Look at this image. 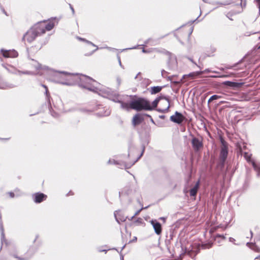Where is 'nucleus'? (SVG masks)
I'll return each instance as SVG.
<instances>
[{
  "label": "nucleus",
  "instance_id": "46",
  "mask_svg": "<svg viewBox=\"0 0 260 260\" xmlns=\"http://www.w3.org/2000/svg\"><path fill=\"white\" fill-rule=\"evenodd\" d=\"M137 240V238L136 237H134V239H133V240L132 241V242H135Z\"/></svg>",
  "mask_w": 260,
  "mask_h": 260
},
{
  "label": "nucleus",
  "instance_id": "23",
  "mask_svg": "<svg viewBox=\"0 0 260 260\" xmlns=\"http://www.w3.org/2000/svg\"><path fill=\"white\" fill-rule=\"evenodd\" d=\"M115 218H116L117 222H118L119 223L125 221L126 219V217L124 215H122L121 217H120L119 216H116V215L115 214Z\"/></svg>",
  "mask_w": 260,
  "mask_h": 260
},
{
  "label": "nucleus",
  "instance_id": "57",
  "mask_svg": "<svg viewBox=\"0 0 260 260\" xmlns=\"http://www.w3.org/2000/svg\"><path fill=\"white\" fill-rule=\"evenodd\" d=\"M184 254L185 255H188V254H189V253H185Z\"/></svg>",
  "mask_w": 260,
  "mask_h": 260
},
{
  "label": "nucleus",
  "instance_id": "13",
  "mask_svg": "<svg viewBox=\"0 0 260 260\" xmlns=\"http://www.w3.org/2000/svg\"><path fill=\"white\" fill-rule=\"evenodd\" d=\"M143 118L140 114H136L133 118V124L134 125H138L142 122Z\"/></svg>",
  "mask_w": 260,
  "mask_h": 260
},
{
  "label": "nucleus",
  "instance_id": "14",
  "mask_svg": "<svg viewBox=\"0 0 260 260\" xmlns=\"http://www.w3.org/2000/svg\"><path fill=\"white\" fill-rule=\"evenodd\" d=\"M110 114V111L108 109H105V108L102 109V110L97 113H96L95 115L99 117H103V116H107Z\"/></svg>",
  "mask_w": 260,
  "mask_h": 260
},
{
  "label": "nucleus",
  "instance_id": "27",
  "mask_svg": "<svg viewBox=\"0 0 260 260\" xmlns=\"http://www.w3.org/2000/svg\"><path fill=\"white\" fill-rule=\"evenodd\" d=\"M212 243H208L207 244H205L202 245V247L204 249L206 248H210L212 247Z\"/></svg>",
  "mask_w": 260,
  "mask_h": 260
},
{
  "label": "nucleus",
  "instance_id": "47",
  "mask_svg": "<svg viewBox=\"0 0 260 260\" xmlns=\"http://www.w3.org/2000/svg\"><path fill=\"white\" fill-rule=\"evenodd\" d=\"M13 255V256H14L15 258H18V259L19 258V256H17V255H16V254H13V255Z\"/></svg>",
  "mask_w": 260,
  "mask_h": 260
},
{
  "label": "nucleus",
  "instance_id": "41",
  "mask_svg": "<svg viewBox=\"0 0 260 260\" xmlns=\"http://www.w3.org/2000/svg\"><path fill=\"white\" fill-rule=\"evenodd\" d=\"M117 82L118 85H119L121 84V80H120V79L119 78H117Z\"/></svg>",
  "mask_w": 260,
  "mask_h": 260
},
{
  "label": "nucleus",
  "instance_id": "44",
  "mask_svg": "<svg viewBox=\"0 0 260 260\" xmlns=\"http://www.w3.org/2000/svg\"><path fill=\"white\" fill-rule=\"evenodd\" d=\"M211 71L209 70V69H206L203 72H205V73H208V72H210Z\"/></svg>",
  "mask_w": 260,
  "mask_h": 260
},
{
  "label": "nucleus",
  "instance_id": "19",
  "mask_svg": "<svg viewBox=\"0 0 260 260\" xmlns=\"http://www.w3.org/2000/svg\"><path fill=\"white\" fill-rule=\"evenodd\" d=\"M223 84L225 85L232 87H238L239 86V83L234 82H231V81H225Z\"/></svg>",
  "mask_w": 260,
  "mask_h": 260
},
{
  "label": "nucleus",
  "instance_id": "61",
  "mask_svg": "<svg viewBox=\"0 0 260 260\" xmlns=\"http://www.w3.org/2000/svg\"><path fill=\"white\" fill-rule=\"evenodd\" d=\"M259 48H260V45H259Z\"/></svg>",
  "mask_w": 260,
  "mask_h": 260
},
{
  "label": "nucleus",
  "instance_id": "56",
  "mask_svg": "<svg viewBox=\"0 0 260 260\" xmlns=\"http://www.w3.org/2000/svg\"><path fill=\"white\" fill-rule=\"evenodd\" d=\"M4 13L6 15H7V13H6V12L5 11H4Z\"/></svg>",
  "mask_w": 260,
  "mask_h": 260
},
{
  "label": "nucleus",
  "instance_id": "55",
  "mask_svg": "<svg viewBox=\"0 0 260 260\" xmlns=\"http://www.w3.org/2000/svg\"><path fill=\"white\" fill-rule=\"evenodd\" d=\"M120 258H121V260H123V256H121Z\"/></svg>",
  "mask_w": 260,
  "mask_h": 260
},
{
  "label": "nucleus",
  "instance_id": "10",
  "mask_svg": "<svg viewBox=\"0 0 260 260\" xmlns=\"http://www.w3.org/2000/svg\"><path fill=\"white\" fill-rule=\"evenodd\" d=\"M161 99L163 100L161 104L165 106V108L164 109H160L159 108L157 109V111L159 112L165 113L168 111V110L170 108V101L168 98H162Z\"/></svg>",
  "mask_w": 260,
  "mask_h": 260
},
{
  "label": "nucleus",
  "instance_id": "25",
  "mask_svg": "<svg viewBox=\"0 0 260 260\" xmlns=\"http://www.w3.org/2000/svg\"><path fill=\"white\" fill-rule=\"evenodd\" d=\"M252 166L257 173V175L260 176V166L257 165L254 162H252Z\"/></svg>",
  "mask_w": 260,
  "mask_h": 260
},
{
  "label": "nucleus",
  "instance_id": "4",
  "mask_svg": "<svg viewBox=\"0 0 260 260\" xmlns=\"http://www.w3.org/2000/svg\"><path fill=\"white\" fill-rule=\"evenodd\" d=\"M144 151V148L143 149V151L140 156L137 158V159L133 162H128L124 160H121L118 159V157L116 158V160H115V165H117L119 166L120 168L123 169H128L131 168L133 165L135 164V163L138 161L139 159L142 156L143 153Z\"/></svg>",
  "mask_w": 260,
  "mask_h": 260
},
{
  "label": "nucleus",
  "instance_id": "9",
  "mask_svg": "<svg viewBox=\"0 0 260 260\" xmlns=\"http://www.w3.org/2000/svg\"><path fill=\"white\" fill-rule=\"evenodd\" d=\"M150 223L153 226L155 233L158 235H160L162 232V228L160 223L156 220H151Z\"/></svg>",
  "mask_w": 260,
  "mask_h": 260
},
{
  "label": "nucleus",
  "instance_id": "36",
  "mask_svg": "<svg viewBox=\"0 0 260 260\" xmlns=\"http://www.w3.org/2000/svg\"><path fill=\"white\" fill-rule=\"evenodd\" d=\"M216 237L221 238L223 239H224L225 238L224 235L219 234L217 235Z\"/></svg>",
  "mask_w": 260,
  "mask_h": 260
},
{
  "label": "nucleus",
  "instance_id": "37",
  "mask_svg": "<svg viewBox=\"0 0 260 260\" xmlns=\"http://www.w3.org/2000/svg\"><path fill=\"white\" fill-rule=\"evenodd\" d=\"M195 74L199 75V74H200V73H190V74H189L188 75V76H189L193 77V76H194V75Z\"/></svg>",
  "mask_w": 260,
  "mask_h": 260
},
{
  "label": "nucleus",
  "instance_id": "7",
  "mask_svg": "<svg viewBox=\"0 0 260 260\" xmlns=\"http://www.w3.org/2000/svg\"><path fill=\"white\" fill-rule=\"evenodd\" d=\"M184 116L181 113L176 111L175 114L170 117V120L178 124H180L184 120Z\"/></svg>",
  "mask_w": 260,
  "mask_h": 260
},
{
  "label": "nucleus",
  "instance_id": "40",
  "mask_svg": "<svg viewBox=\"0 0 260 260\" xmlns=\"http://www.w3.org/2000/svg\"><path fill=\"white\" fill-rule=\"evenodd\" d=\"M39 235H36V238H35V239H34V240L33 241V243H35V242H36L37 240V239H38V238H39Z\"/></svg>",
  "mask_w": 260,
  "mask_h": 260
},
{
  "label": "nucleus",
  "instance_id": "42",
  "mask_svg": "<svg viewBox=\"0 0 260 260\" xmlns=\"http://www.w3.org/2000/svg\"><path fill=\"white\" fill-rule=\"evenodd\" d=\"M23 74H32L30 72H28V71L24 72H23Z\"/></svg>",
  "mask_w": 260,
  "mask_h": 260
},
{
  "label": "nucleus",
  "instance_id": "15",
  "mask_svg": "<svg viewBox=\"0 0 260 260\" xmlns=\"http://www.w3.org/2000/svg\"><path fill=\"white\" fill-rule=\"evenodd\" d=\"M200 181L196 182L194 187L190 190L189 193L190 196H196L199 187Z\"/></svg>",
  "mask_w": 260,
  "mask_h": 260
},
{
  "label": "nucleus",
  "instance_id": "52",
  "mask_svg": "<svg viewBox=\"0 0 260 260\" xmlns=\"http://www.w3.org/2000/svg\"><path fill=\"white\" fill-rule=\"evenodd\" d=\"M72 194H73L72 193V191H70V192L68 193V195H72Z\"/></svg>",
  "mask_w": 260,
  "mask_h": 260
},
{
  "label": "nucleus",
  "instance_id": "5",
  "mask_svg": "<svg viewBox=\"0 0 260 260\" xmlns=\"http://www.w3.org/2000/svg\"><path fill=\"white\" fill-rule=\"evenodd\" d=\"M221 147L220 152V159L223 165L228 154V144L223 139H221Z\"/></svg>",
  "mask_w": 260,
  "mask_h": 260
},
{
  "label": "nucleus",
  "instance_id": "50",
  "mask_svg": "<svg viewBox=\"0 0 260 260\" xmlns=\"http://www.w3.org/2000/svg\"><path fill=\"white\" fill-rule=\"evenodd\" d=\"M159 219L161 220H163L164 221L166 220V218L165 217H160Z\"/></svg>",
  "mask_w": 260,
  "mask_h": 260
},
{
  "label": "nucleus",
  "instance_id": "11",
  "mask_svg": "<svg viewBox=\"0 0 260 260\" xmlns=\"http://www.w3.org/2000/svg\"><path fill=\"white\" fill-rule=\"evenodd\" d=\"M3 55L5 57H16L18 56V52L14 50H2Z\"/></svg>",
  "mask_w": 260,
  "mask_h": 260
},
{
  "label": "nucleus",
  "instance_id": "35",
  "mask_svg": "<svg viewBox=\"0 0 260 260\" xmlns=\"http://www.w3.org/2000/svg\"><path fill=\"white\" fill-rule=\"evenodd\" d=\"M8 194H9L10 197L12 198H13L15 197V194L13 192H9Z\"/></svg>",
  "mask_w": 260,
  "mask_h": 260
},
{
  "label": "nucleus",
  "instance_id": "16",
  "mask_svg": "<svg viewBox=\"0 0 260 260\" xmlns=\"http://www.w3.org/2000/svg\"><path fill=\"white\" fill-rule=\"evenodd\" d=\"M77 39L79 40H80V41H83L88 44H90V45H91L92 46H94V47H96V49L94 50H93L92 51V52L90 54V55L92 54V53H93L95 51H96L97 50L99 49V47L96 46L95 45H94L93 43H92L91 42L89 41H88L87 40H86L84 38H81V37H77Z\"/></svg>",
  "mask_w": 260,
  "mask_h": 260
},
{
  "label": "nucleus",
  "instance_id": "2",
  "mask_svg": "<svg viewBox=\"0 0 260 260\" xmlns=\"http://www.w3.org/2000/svg\"><path fill=\"white\" fill-rule=\"evenodd\" d=\"M45 33V30L44 27L42 26L39 23H37L25 33L22 40L24 41L26 39L28 43H31L37 37Z\"/></svg>",
  "mask_w": 260,
  "mask_h": 260
},
{
  "label": "nucleus",
  "instance_id": "6",
  "mask_svg": "<svg viewBox=\"0 0 260 260\" xmlns=\"http://www.w3.org/2000/svg\"><path fill=\"white\" fill-rule=\"evenodd\" d=\"M192 139L191 140V143L193 150L195 151L200 150L203 147V142L202 139L198 138L191 135Z\"/></svg>",
  "mask_w": 260,
  "mask_h": 260
},
{
  "label": "nucleus",
  "instance_id": "20",
  "mask_svg": "<svg viewBox=\"0 0 260 260\" xmlns=\"http://www.w3.org/2000/svg\"><path fill=\"white\" fill-rule=\"evenodd\" d=\"M247 245L249 248L256 252H259L260 251L259 248L254 243H247Z\"/></svg>",
  "mask_w": 260,
  "mask_h": 260
},
{
  "label": "nucleus",
  "instance_id": "17",
  "mask_svg": "<svg viewBox=\"0 0 260 260\" xmlns=\"http://www.w3.org/2000/svg\"><path fill=\"white\" fill-rule=\"evenodd\" d=\"M42 26L44 27L45 30H51L54 26V24L52 22H49L45 26L43 25L41 23H39Z\"/></svg>",
  "mask_w": 260,
  "mask_h": 260
},
{
  "label": "nucleus",
  "instance_id": "38",
  "mask_svg": "<svg viewBox=\"0 0 260 260\" xmlns=\"http://www.w3.org/2000/svg\"><path fill=\"white\" fill-rule=\"evenodd\" d=\"M19 260H29V258L28 257H19L18 258Z\"/></svg>",
  "mask_w": 260,
  "mask_h": 260
},
{
  "label": "nucleus",
  "instance_id": "59",
  "mask_svg": "<svg viewBox=\"0 0 260 260\" xmlns=\"http://www.w3.org/2000/svg\"><path fill=\"white\" fill-rule=\"evenodd\" d=\"M221 70H223V68L220 69Z\"/></svg>",
  "mask_w": 260,
  "mask_h": 260
},
{
  "label": "nucleus",
  "instance_id": "31",
  "mask_svg": "<svg viewBox=\"0 0 260 260\" xmlns=\"http://www.w3.org/2000/svg\"><path fill=\"white\" fill-rule=\"evenodd\" d=\"M111 250V249H103V247H98V250L100 252H105V253H106L108 250Z\"/></svg>",
  "mask_w": 260,
  "mask_h": 260
},
{
  "label": "nucleus",
  "instance_id": "3",
  "mask_svg": "<svg viewBox=\"0 0 260 260\" xmlns=\"http://www.w3.org/2000/svg\"><path fill=\"white\" fill-rule=\"evenodd\" d=\"M131 109L137 111L142 110H152L151 104L146 99L138 98L131 101Z\"/></svg>",
  "mask_w": 260,
  "mask_h": 260
},
{
  "label": "nucleus",
  "instance_id": "49",
  "mask_svg": "<svg viewBox=\"0 0 260 260\" xmlns=\"http://www.w3.org/2000/svg\"><path fill=\"white\" fill-rule=\"evenodd\" d=\"M142 51H143V52H144V53H147V52H148V51H147L146 50H145L144 49H143L142 50Z\"/></svg>",
  "mask_w": 260,
  "mask_h": 260
},
{
  "label": "nucleus",
  "instance_id": "22",
  "mask_svg": "<svg viewBox=\"0 0 260 260\" xmlns=\"http://www.w3.org/2000/svg\"><path fill=\"white\" fill-rule=\"evenodd\" d=\"M161 100V98L160 97V98H157L156 99H155L152 103L151 105V107L152 108V110L154 109V108H155L157 106V104L158 103V102H159V101Z\"/></svg>",
  "mask_w": 260,
  "mask_h": 260
},
{
  "label": "nucleus",
  "instance_id": "33",
  "mask_svg": "<svg viewBox=\"0 0 260 260\" xmlns=\"http://www.w3.org/2000/svg\"><path fill=\"white\" fill-rule=\"evenodd\" d=\"M34 66L37 70H39L41 68V65L39 63H38L36 66L34 65Z\"/></svg>",
  "mask_w": 260,
  "mask_h": 260
},
{
  "label": "nucleus",
  "instance_id": "21",
  "mask_svg": "<svg viewBox=\"0 0 260 260\" xmlns=\"http://www.w3.org/2000/svg\"><path fill=\"white\" fill-rule=\"evenodd\" d=\"M162 89L161 86H153L150 88V92L151 94H156L158 93Z\"/></svg>",
  "mask_w": 260,
  "mask_h": 260
},
{
  "label": "nucleus",
  "instance_id": "48",
  "mask_svg": "<svg viewBox=\"0 0 260 260\" xmlns=\"http://www.w3.org/2000/svg\"><path fill=\"white\" fill-rule=\"evenodd\" d=\"M108 164H112V160H111L110 159L108 160Z\"/></svg>",
  "mask_w": 260,
  "mask_h": 260
},
{
  "label": "nucleus",
  "instance_id": "45",
  "mask_svg": "<svg viewBox=\"0 0 260 260\" xmlns=\"http://www.w3.org/2000/svg\"><path fill=\"white\" fill-rule=\"evenodd\" d=\"M70 8H71V9L72 10L73 13H74L75 11H74V9L73 8V7L70 5Z\"/></svg>",
  "mask_w": 260,
  "mask_h": 260
},
{
  "label": "nucleus",
  "instance_id": "53",
  "mask_svg": "<svg viewBox=\"0 0 260 260\" xmlns=\"http://www.w3.org/2000/svg\"><path fill=\"white\" fill-rule=\"evenodd\" d=\"M139 212H140V211H138V212L135 214V215H137V214L139 213Z\"/></svg>",
  "mask_w": 260,
  "mask_h": 260
},
{
  "label": "nucleus",
  "instance_id": "18",
  "mask_svg": "<svg viewBox=\"0 0 260 260\" xmlns=\"http://www.w3.org/2000/svg\"><path fill=\"white\" fill-rule=\"evenodd\" d=\"M119 103H120L121 107L122 109H125L127 111L129 110L130 109H131V102L129 103H124V102H119Z\"/></svg>",
  "mask_w": 260,
  "mask_h": 260
},
{
  "label": "nucleus",
  "instance_id": "28",
  "mask_svg": "<svg viewBox=\"0 0 260 260\" xmlns=\"http://www.w3.org/2000/svg\"><path fill=\"white\" fill-rule=\"evenodd\" d=\"M244 156L248 161H250V158H251L250 154H248V153H245L244 154Z\"/></svg>",
  "mask_w": 260,
  "mask_h": 260
},
{
  "label": "nucleus",
  "instance_id": "43",
  "mask_svg": "<svg viewBox=\"0 0 260 260\" xmlns=\"http://www.w3.org/2000/svg\"><path fill=\"white\" fill-rule=\"evenodd\" d=\"M9 139H10L9 138H0V140H9Z\"/></svg>",
  "mask_w": 260,
  "mask_h": 260
},
{
  "label": "nucleus",
  "instance_id": "30",
  "mask_svg": "<svg viewBox=\"0 0 260 260\" xmlns=\"http://www.w3.org/2000/svg\"><path fill=\"white\" fill-rule=\"evenodd\" d=\"M42 86L44 87V88H45L46 89V96L48 98V102L50 103V100H49V97L48 96V93H49V91H48V88H47V87L46 85H42Z\"/></svg>",
  "mask_w": 260,
  "mask_h": 260
},
{
  "label": "nucleus",
  "instance_id": "1",
  "mask_svg": "<svg viewBox=\"0 0 260 260\" xmlns=\"http://www.w3.org/2000/svg\"><path fill=\"white\" fill-rule=\"evenodd\" d=\"M52 81L62 85L72 86L77 84L78 86L114 101L113 91L106 86L101 85L91 78L84 75L73 74L65 71L53 70Z\"/></svg>",
  "mask_w": 260,
  "mask_h": 260
},
{
  "label": "nucleus",
  "instance_id": "26",
  "mask_svg": "<svg viewBox=\"0 0 260 260\" xmlns=\"http://www.w3.org/2000/svg\"><path fill=\"white\" fill-rule=\"evenodd\" d=\"M101 107V106H100V105H97L92 110H85V109H84V110H82V111H83V112H92L93 111H96L99 109H100Z\"/></svg>",
  "mask_w": 260,
  "mask_h": 260
},
{
  "label": "nucleus",
  "instance_id": "29",
  "mask_svg": "<svg viewBox=\"0 0 260 260\" xmlns=\"http://www.w3.org/2000/svg\"><path fill=\"white\" fill-rule=\"evenodd\" d=\"M171 60L173 62V64L171 66L170 68L172 69H174L176 68V67L177 61L175 59H171Z\"/></svg>",
  "mask_w": 260,
  "mask_h": 260
},
{
  "label": "nucleus",
  "instance_id": "32",
  "mask_svg": "<svg viewBox=\"0 0 260 260\" xmlns=\"http://www.w3.org/2000/svg\"><path fill=\"white\" fill-rule=\"evenodd\" d=\"M234 75V74L233 73H231L230 74V75H223V76H211V77H213V78H216V77H231V76H233Z\"/></svg>",
  "mask_w": 260,
  "mask_h": 260
},
{
  "label": "nucleus",
  "instance_id": "60",
  "mask_svg": "<svg viewBox=\"0 0 260 260\" xmlns=\"http://www.w3.org/2000/svg\"><path fill=\"white\" fill-rule=\"evenodd\" d=\"M212 72H213V73H217V72H215V71H213Z\"/></svg>",
  "mask_w": 260,
  "mask_h": 260
},
{
  "label": "nucleus",
  "instance_id": "51",
  "mask_svg": "<svg viewBox=\"0 0 260 260\" xmlns=\"http://www.w3.org/2000/svg\"><path fill=\"white\" fill-rule=\"evenodd\" d=\"M233 66H229V67H226V69H232L233 68Z\"/></svg>",
  "mask_w": 260,
  "mask_h": 260
},
{
  "label": "nucleus",
  "instance_id": "12",
  "mask_svg": "<svg viewBox=\"0 0 260 260\" xmlns=\"http://www.w3.org/2000/svg\"><path fill=\"white\" fill-rule=\"evenodd\" d=\"M15 86H16L14 84L8 83L4 81L2 78L0 77V89H6L8 88H12Z\"/></svg>",
  "mask_w": 260,
  "mask_h": 260
},
{
  "label": "nucleus",
  "instance_id": "34",
  "mask_svg": "<svg viewBox=\"0 0 260 260\" xmlns=\"http://www.w3.org/2000/svg\"><path fill=\"white\" fill-rule=\"evenodd\" d=\"M257 3L258 10H259V13L260 14V0H255Z\"/></svg>",
  "mask_w": 260,
  "mask_h": 260
},
{
  "label": "nucleus",
  "instance_id": "54",
  "mask_svg": "<svg viewBox=\"0 0 260 260\" xmlns=\"http://www.w3.org/2000/svg\"><path fill=\"white\" fill-rule=\"evenodd\" d=\"M139 74H140V73H139L137 76H136V77H135V79H136V78H137V77H138V75H139Z\"/></svg>",
  "mask_w": 260,
  "mask_h": 260
},
{
  "label": "nucleus",
  "instance_id": "39",
  "mask_svg": "<svg viewBox=\"0 0 260 260\" xmlns=\"http://www.w3.org/2000/svg\"><path fill=\"white\" fill-rule=\"evenodd\" d=\"M117 58H118V62H119V65L122 67V64H121V60H120V57L119 56H117Z\"/></svg>",
  "mask_w": 260,
  "mask_h": 260
},
{
  "label": "nucleus",
  "instance_id": "8",
  "mask_svg": "<svg viewBox=\"0 0 260 260\" xmlns=\"http://www.w3.org/2000/svg\"><path fill=\"white\" fill-rule=\"evenodd\" d=\"M47 196L42 192H36L32 195V198L35 203L39 204L45 201L47 199Z\"/></svg>",
  "mask_w": 260,
  "mask_h": 260
},
{
  "label": "nucleus",
  "instance_id": "58",
  "mask_svg": "<svg viewBox=\"0 0 260 260\" xmlns=\"http://www.w3.org/2000/svg\"><path fill=\"white\" fill-rule=\"evenodd\" d=\"M146 115H147V116H148V117H150V115H147V114Z\"/></svg>",
  "mask_w": 260,
  "mask_h": 260
},
{
  "label": "nucleus",
  "instance_id": "24",
  "mask_svg": "<svg viewBox=\"0 0 260 260\" xmlns=\"http://www.w3.org/2000/svg\"><path fill=\"white\" fill-rule=\"evenodd\" d=\"M221 98H222V96L220 95H217V94L213 95L208 100V103H209L213 100H218V99H221Z\"/></svg>",
  "mask_w": 260,
  "mask_h": 260
}]
</instances>
